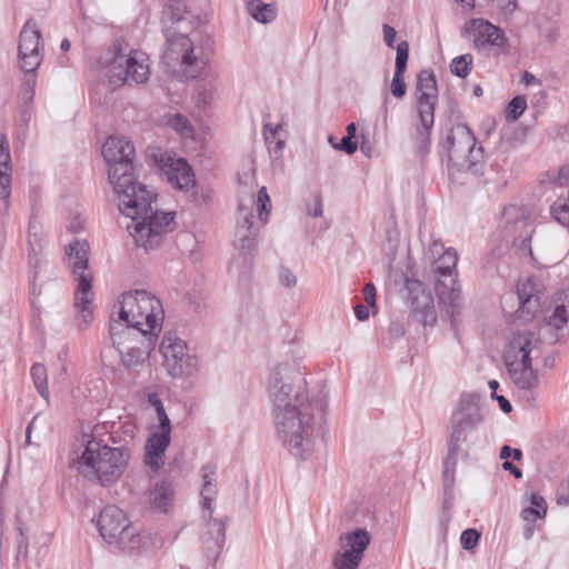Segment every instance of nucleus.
<instances>
[{"instance_id": "obj_1", "label": "nucleus", "mask_w": 569, "mask_h": 569, "mask_svg": "<svg viewBox=\"0 0 569 569\" xmlns=\"http://www.w3.org/2000/svg\"><path fill=\"white\" fill-rule=\"evenodd\" d=\"M134 147L123 136H110L102 146V156L108 163V178L118 196L119 210L131 222L127 230L138 247L146 251L158 248L163 237L176 228L174 212L153 210L157 194L137 180L133 159Z\"/></svg>"}, {"instance_id": "obj_2", "label": "nucleus", "mask_w": 569, "mask_h": 569, "mask_svg": "<svg viewBox=\"0 0 569 569\" xmlns=\"http://www.w3.org/2000/svg\"><path fill=\"white\" fill-rule=\"evenodd\" d=\"M268 390L278 439L292 457L309 459L316 449V426L325 417V395L309 397L297 366L288 362L273 369Z\"/></svg>"}, {"instance_id": "obj_3", "label": "nucleus", "mask_w": 569, "mask_h": 569, "mask_svg": "<svg viewBox=\"0 0 569 569\" xmlns=\"http://www.w3.org/2000/svg\"><path fill=\"white\" fill-rule=\"evenodd\" d=\"M176 20L178 29L167 39L162 62L182 79H198L209 63L212 41L200 28L189 31L184 26L187 18L178 16Z\"/></svg>"}, {"instance_id": "obj_4", "label": "nucleus", "mask_w": 569, "mask_h": 569, "mask_svg": "<svg viewBox=\"0 0 569 569\" xmlns=\"http://www.w3.org/2000/svg\"><path fill=\"white\" fill-rule=\"evenodd\" d=\"M78 442L72 468L102 486L112 483L122 476L131 457L128 446L109 447L87 433Z\"/></svg>"}, {"instance_id": "obj_5", "label": "nucleus", "mask_w": 569, "mask_h": 569, "mask_svg": "<svg viewBox=\"0 0 569 569\" xmlns=\"http://www.w3.org/2000/svg\"><path fill=\"white\" fill-rule=\"evenodd\" d=\"M481 421L482 413L478 398L473 395H463L451 417L448 455L442 473L446 492L452 489L458 458H468L470 448L477 440L476 432Z\"/></svg>"}, {"instance_id": "obj_6", "label": "nucleus", "mask_w": 569, "mask_h": 569, "mask_svg": "<svg viewBox=\"0 0 569 569\" xmlns=\"http://www.w3.org/2000/svg\"><path fill=\"white\" fill-rule=\"evenodd\" d=\"M542 348L540 335L528 329L516 332L508 341L503 360L510 379L519 389L530 391L538 387L539 375L532 361L541 357Z\"/></svg>"}, {"instance_id": "obj_7", "label": "nucleus", "mask_w": 569, "mask_h": 569, "mask_svg": "<svg viewBox=\"0 0 569 569\" xmlns=\"http://www.w3.org/2000/svg\"><path fill=\"white\" fill-rule=\"evenodd\" d=\"M163 319L161 301L146 290H134L122 295L118 317H111L110 321H122L130 328L158 337Z\"/></svg>"}, {"instance_id": "obj_8", "label": "nucleus", "mask_w": 569, "mask_h": 569, "mask_svg": "<svg viewBox=\"0 0 569 569\" xmlns=\"http://www.w3.org/2000/svg\"><path fill=\"white\" fill-rule=\"evenodd\" d=\"M99 63L114 86L124 83H144L150 77V58L140 50L130 49L117 41L100 59Z\"/></svg>"}, {"instance_id": "obj_9", "label": "nucleus", "mask_w": 569, "mask_h": 569, "mask_svg": "<svg viewBox=\"0 0 569 569\" xmlns=\"http://www.w3.org/2000/svg\"><path fill=\"white\" fill-rule=\"evenodd\" d=\"M442 154L448 159L449 171L479 176L483 171V149L466 124L452 127L440 143Z\"/></svg>"}, {"instance_id": "obj_10", "label": "nucleus", "mask_w": 569, "mask_h": 569, "mask_svg": "<svg viewBox=\"0 0 569 569\" xmlns=\"http://www.w3.org/2000/svg\"><path fill=\"white\" fill-rule=\"evenodd\" d=\"M89 249L87 240L77 239L68 246L66 251L68 267L77 283L73 307L86 327L93 318L94 298L93 276L89 269Z\"/></svg>"}, {"instance_id": "obj_11", "label": "nucleus", "mask_w": 569, "mask_h": 569, "mask_svg": "<svg viewBox=\"0 0 569 569\" xmlns=\"http://www.w3.org/2000/svg\"><path fill=\"white\" fill-rule=\"evenodd\" d=\"M110 339L127 370H137L149 359L157 338L144 331L130 328L122 321H110Z\"/></svg>"}, {"instance_id": "obj_12", "label": "nucleus", "mask_w": 569, "mask_h": 569, "mask_svg": "<svg viewBox=\"0 0 569 569\" xmlns=\"http://www.w3.org/2000/svg\"><path fill=\"white\" fill-rule=\"evenodd\" d=\"M162 366L173 379L194 376L200 371L201 359L189 350L186 341L174 331H166L160 346Z\"/></svg>"}, {"instance_id": "obj_13", "label": "nucleus", "mask_w": 569, "mask_h": 569, "mask_svg": "<svg viewBox=\"0 0 569 569\" xmlns=\"http://www.w3.org/2000/svg\"><path fill=\"white\" fill-rule=\"evenodd\" d=\"M458 262L457 251L447 249L435 262L437 274L436 292L440 302L451 308V315L460 307L461 288L455 277Z\"/></svg>"}, {"instance_id": "obj_14", "label": "nucleus", "mask_w": 569, "mask_h": 569, "mask_svg": "<svg viewBox=\"0 0 569 569\" xmlns=\"http://www.w3.org/2000/svg\"><path fill=\"white\" fill-rule=\"evenodd\" d=\"M370 541L371 536L363 528L341 535L339 550L333 558L335 569H357Z\"/></svg>"}, {"instance_id": "obj_15", "label": "nucleus", "mask_w": 569, "mask_h": 569, "mask_svg": "<svg viewBox=\"0 0 569 569\" xmlns=\"http://www.w3.org/2000/svg\"><path fill=\"white\" fill-rule=\"evenodd\" d=\"M149 157L163 171L169 183L176 189L188 191L194 187L196 177L186 159L177 158L170 152L160 149L151 150Z\"/></svg>"}, {"instance_id": "obj_16", "label": "nucleus", "mask_w": 569, "mask_h": 569, "mask_svg": "<svg viewBox=\"0 0 569 569\" xmlns=\"http://www.w3.org/2000/svg\"><path fill=\"white\" fill-rule=\"evenodd\" d=\"M406 288L413 318L423 326H433L437 322V312L431 291L416 279H407Z\"/></svg>"}, {"instance_id": "obj_17", "label": "nucleus", "mask_w": 569, "mask_h": 569, "mask_svg": "<svg viewBox=\"0 0 569 569\" xmlns=\"http://www.w3.org/2000/svg\"><path fill=\"white\" fill-rule=\"evenodd\" d=\"M550 343L569 335V289L560 292L540 329Z\"/></svg>"}, {"instance_id": "obj_18", "label": "nucleus", "mask_w": 569, "mask_h": 569, "mask_svg": "<svg viewBox=\"0 0 569 569\" xmlns=\"http://www.w3.org/2000/svg\"><path fill=\"white\" fill-rule=\"evenodd\" d=\"M46 243L43 228L36 217H31L28 226V261L30 268V295L38 297L40 290L37 287L39 268L41 266V252Z\"/></svg>"}, {"instance_id": "obj_19", "label": "nucleus", "mask_w": 569, "mask_h": 569, "mask_svg": "<svg viewBox=\"0 0 569 569\" xmlns=\"http://www.w3.org/2000/svg\"><path fill=\"white\" fill-rule=\"evenodd\" d=\"M465 32L472 34L473 48L481 50L486 46L503 47L506 38L500 28L483 19H471L465 24Z\"/></svg>"}, {"instance_id": "obj_20", "label": "nucleus", "mask_w": 569, "mask_h": 569, "mask_svg": "<svg viewBox=\"0 0 569 569\" xmlns=\"http://www.w3.org/2000/svg\"><path fill=\"white\" fill-rule=\"evenodd\" d=\"M129 525L126 513L117 506L104 507L98 519L99 532L108 543H114Z\"/></svg>"}, {"instance_id": "obj_21", "label": "nucleus", "mask_w": 569, "mask_h": 569, "mask_svg": "<svg viewBox=\"0 0 569 569\" xmlns=\"http://www.w3.org/2000/svg\"><path fill=\"white\" fill-rule=\"evenodd\" d=\"M203 517L206 523L201 535L202 543L207 551L218 557L226 542V522L212 516L209 517L207 512Z\"/></svg>"}, {"instance_id": "obj_22", "label": "nucleus", "mask_w": 569, "mask_h": 569, "mask_svg": "<svg viewBox=\"0 0 569 569\" xmlns=\"http://www.w3.org/2000/svg\"><path fill=\"white\" fill-rule=\"evenodd\" d=\"M171 436L150 433L144 446V463L153 472L164 466V452L170 446Z\"/></svg>"}, {"instance_id": "obj_23", "label": "nucleus", "mask_w": 569, "mask_h": 569, "mask_svg": "<svg viewBox=\"0 0 569 569\" xmlns=\"http://www.w3.org/2000/svg\"><path fill=\"white\" fill-rule=\"evenodd\" d=\"M253 216L247 214L243 221L239 222L236 229V246L244 261H249L248 254L256 248L258 242V229L252 221Z\"/></svg>"}, {"instance_id": "obj_24", "label": "nucleus", "mask_w": 569, "mask_h": 569, "mask_svg": "<svg viewBox=\"0 0 569 569\" xmlns=\"http://www.w3.org/2000/svg\"><path fill=\"white\" fill-rule=\"evenodd\" d=\"M438 98L417 97V107L422 129H418V141L420 146L429 143V136L435 122V108Z\"/></svg>"}, {"instance_id": "obj_25", "label": "nucleus", "mask_w": 569, "mask_h": 569, "mask_svg": "<svg viewBox=\"0 0 569 569\" xmlns=\"http://www.w3.org/2000/svg\"><path fill=\"white\" fill-rule=\"evenodd\" d=\"M216 472L217 468L211 463H208L201 468V478L203 480L200 492L201 506L203 511L207 512L209 517H211L213 513L212 502L216 500L218 495Z\"/></svg>"}, {"instance_id": "obj_26", "label": "nucleus", "mask_w": 569, "mask_h": 569, "mask_svg": "<svg viewBox=\"0 0 569 569\" xmlns=\"http://www.w3.org/2000/svg\"><path fill=\"white\" fill-rule=\"evenodd\" d=\"M114 543H118L124 551H133L149 548L151 538L136 526L129 525Z\"/></svg>"}, {"instance_id": "obj_27", "label": "nucleus", "mask_w": 569, "mask_h": 569, "mask_svg": "<svg viewBox=\"0 0 569 569\" xmlns=\"http://www.w3.org/2000/svg\"><path fill=\"white\" fill-rule=\"evenodd\" d=\"M44 49L41 30L37 22L29 19L22 27L18 49Z\"/></svg>"}, {"instance_id": "obj_28", "label": "nucleus", "mask_w": 569, "mask_h": 569, "mask_svg": "<svg viewBox=\"0 0 569 569\" xmlns=\"http://www.w3.org/2000/svg\"><path fill=\"white\" fill-rule=\"evenodd\" d=\"M44 49H18L19 67L26 74H34L43 59Z\"/></svg>"}, {"instance_id": "obj_29", "label": "nucleus", "mask_w": 569, "mask_h": 569, "mask_svg": "<svg viewBox=\"0 0 569 569\" xmlns=\"http://www.w3.org/2000/svg\"><path fill=\"white\" fill-rule=\"evenodd\" d=\"M247 8L249 14L261 23H269L277 17V8L273 3H263L261 0H249Z\"/></svg>"}, {"instance_id": "obj_30", "label": "nucleus", "mask_w": 569, "mask_h": 569, "mask_svg": "<svg viewBox=\"0 0 569 569\" xmlns=\"http://www.w3.org/2000/svg\"><path fill=\"white\" fill-rule=\"evenodd\" d=\"M173 496V487L170 482L167 481L157 483L150 495L154 507L164 512L167 511L168 507L172 505Z\"/></svg>"}, {"instance_id": "obj_31", "label": "nucleus", "mask_w": 569, "mask_h": 569, "mask_svg": "<svg viewBox=\"0 0 569 569\" xmlns=\"http://www.w3.org/2000/svg\"><path fill=\"white\" fill-rule=\"evenodd\" d=\"M417 97L438 98L437 81L433 72L422 70L417 77Z\"/></svg>"}, {"instance_id": "obj_32", "label": "nucleus", "mask_w": 569, "mask_h": 569, "mask_svg": "<svg viewBox=\"0 0 569 569\" xmlns=\"http://www.w3.org/2000/svg\"><path fill=\"white\" fill-rule=\"evenodd\" d=\"M136 435L137 426L128 420L121 422L119 427L112 431L111 438L114 445L128 446L132 450L131 446L133 445Z\"/></svg>"}, {"instance_id": "obj_33", "label": "nucleus", "mask_w": 569, "mask_h": 569, "mask_svg": "<svg viewBox=\"0 0 569 569\" xmlns=\"http://www.w3.org/2000/svg\"><path fill=\"white\" fill-rule=\"evenodd\" d=\"M30 375L38 393L48 402L49 388H48V373L47 369L41 363H34L31 367Z\"/></svg>"}, {"instance_id": "obj_34", "label": "nucleus", "mask_w": 569, "mask_h": 569, "mask_svg": "<svg viewBox=\"0 0 569 569\" xmlns=\"http://www.w3.org/2000/svg\"><path fill=\"white\" fill-rule=\"evenodd\" d=\"M166 123L183 138H192L194 129L189 119L180 113L168 114Z\"/></svg>"}, {"instance_id": "obj_35", "label": "nucleus", "mask_w": 569, "mask_h": 569, "mask_svg": "<svg viewBox=\"0 0 569 569\" xmlns=\"http://www.w3.org/2000/svg\"><path fill=\"white\" fill-rule=\"evenodd\" d=\"M37 84L36 74H24L22 87L19 91V108L31 107L34 98V89Z\"/></svg>"}, {"instance_id": "obj_36", "label": "nucleus", "mask_w": 569, "mask_h": 569, "mask_svg": "<svg viewBox=\"0 0 569 569\" xmlns=\"http://www.w3.org/2000/svg\"><path fill=\"white\" fill-rule=\"evenodd\" d=\"M550 214L559 224L569 228V190L566 198H559L551 204Z\"/></svg>"}, {"instance_id": "obj_37", "label": "nucleus", "mask_w": 569, "mask_h": 569, "mask_svg": "<svg viewBox=\"0 0 569 569\" xmlns=\"http://www.w3.org/2000/svg\"><path fill=\"white\" fill-rule=\"evenodd\" d=\"M472 61L470 53L456 57L450 63V71L459 78H466L472 69Z\"/></svg>"}, {"instance_id": "obj_38", "label": "nucleus", "mask_w": 569, "mask_h": 569, "mask_svg": "<svg viewBox=\"0 0 569 569\" xmlns=\"http://www.w3.org/2000/svg\"><path fill=\"white\" fill-rule=\"evenodd\" d=\"M12 170H0V199L3 201V213L7 214L10 207Z\"/></svg>"}, {"instance_id": "obj_39", "label": "nucleus", "mask_w": 569, "mask_h": 569, "mask_svg": "<svg viewBox=\"0 0 569 569\" xmlns=\"http://www.w3.org/2000/svg\"><path fill=\"white\" fill-rule=\"evenodd\" d=\"M533 287L535 283L530 279L518 284L517 293L521 309H525L528 305H530L535 298Z\"/></svg>"}, {"instance_id": "obj_40", "label": "nucleus", "mask_w": 569, "mask_h": 569, "mask_svg": "<svg viewBox=\"0 0 569 569\" xmlns=\"http://www.w3.org/2000/svg\"><path fill=\"white\" fill-rule=\"evenodd\" d=\"M527 100L525 96L515 97L508 104L507 113L511 121H516L526 110Z\"/></svg>"}, {"instance_id": "obj_41", "label": "nucleus", "mask_w": 569, "mask_h": 569, "mask_svg": "<svg viewBox=\"0 0 569 569\" xmlns=\"http://www.w3.org/2000/svg\"><path fill=\"white\" fill-rule=\"evenodd\" d=\"M0 170H12L9 140L0 133Z\"/></svg>"}, {"instance_id": "obj_42", "label": "nucleus", "mask_w": 569, "mask_h": 569, "mask_svg": "<svg viewBox=\"0 0 569 569\" xmlns=\"http://www.w3.org/2000/svg\"><path fill=\"white\" fill-rule=\"evenodd\" d=\"M390 90L393 97L401 99L406 96L407 86L405 82V72L395 71Z\"/></svg>"}, {"instance_id": "obj_43", "label": "nucleus", "mask_w": 569, "mask_h": 569, "mask_svg": "<svg viewBox=\"0 0 569 569\" xmlns=\"http://www.w3.org/2000/svg\"><path fill=\"white\" fill-rule=\"evenodd\" d=\"M409 56V44L407 41H401L397 46L396 67L395 71L405 72L407 68Z\"/></svg>"}, {"instance_id": "obj_44", "label": "nucleus", "mask_w": 569, "mask_h": 569, "mask_svg": "<svg viewBox=\"0 0 569 569\" xmlns=\"http://www.w3.org/2000/svg\"><path fill=\"white\" fill-rule=\"evenodd\" d=\"M32 510L28 502L21 501L16 509V519L18 522V530L22 533V526L27 525L31 519Z\"/></svg>"}, {"instance_id": "obj_45", "label": "nucleus", "mask_w": 569, "mask_h": 569, "mask_svg": "<svg viewBox=\"0 0 569 569\" xmlns=\"http://www.w3.org/2000/svg\"><path fill=\"white\" fill-rule=\"evenodd\" d=\"M278 279L282 287L291 289L297 286L298 278L295 272L288 267H280L278 271Z\"/></svg>"}, {"instance_id": "obj_46", "label": "nucleus", "mask_w": 569, "mask_h": 569, "mask_svg": "<svg viewBox=\"0 0 569 569\" xmlns=\"http://www.w3.org/2000/svg\"><path fill=\"white\" fill-rule=\"evenodd\" d=\"M480 539V533L476 529H466L460 536V543L465 550L473 549Z\"/></svg>"}, {"instance_id": "obj_47", "label": "nucleus", "mask_w": 569, "mask_h": 569, "mask_svg": "<svg viewBox=\"0 0 569 569\" xmlns=\"http://www.w3.org/2000/svg\"><path fill=\"white\" fill-rule=\"evenodd\" d=\"M540 37L549 44H553L560 37L559 26L557 21L547 23L546 27L539 30Z\"/></svg>"}, {"instance_id": "obj_48", "label": "nucleus", "mask_w": 569, "mask_h": 569, "mask_svg": "<svg viewBox=\"0 0 569 569\" xmlns=\"http://www.w3.org/2000/svg\"><path fill=\"white\" fill-rule=\"evenodd\" d=\"M156 412L158 416L159 426L158 429L152 433L171 436V423L168 415L166 413L164 407L158 408Z\"/></svg>"}, {"instance_id": "obj_49", "label": "nucleus", "mask_w": 569, "mask_h": 569, "mask_svg": "<svg viewBox=\"0 0 569 569\" xmlns=\"http://www.w3.org/2000/svg\"><path fill=\"white\" fill-rule=\"evenodd\" d=\"M557 16V9H553L551 12V16L546 11H538L536 18H535V26L537 27L538 31L547 26V23H553L556 20H553V17Z\"/></svg>"}, {"instance_id": "obj_50", "label": "nucleus", "mask_w": 569, "mask_h": 569, "mask_svg": "<svg viewBox=\"0 0 569 569\" xmlns=\"http://www.w3.org/2000/svg\"><path fill=\"white\" fill-rule=\"evenodd\" d=\"M322 199L320 194H316L312 202L307 204V214L309 217L319 218L322 216Z\"/></svg>"}, {"instance_id": "obj_51", "label": "nucleus", "mask_w": 569, "mask_h": 569, "mask_svg": "<svg viewBox=\"0 0 569 569\" xmlns=\"http://www.w3.org/2000/svg\"><path fill=\"white\" fill-rule=\"evenodd\" d=\"M282 129V126L280 123L272 124V123H266L263 127V136L264 141L270 144L272 141L276 140V137L279 132V130Z\"/></svg>"}, {"instance_id": "obj_52", "label": "nucleus", "mask_w": 569, "mask_h": 569, "mask_svg": "<svg viewBox=\"0 0 569 569\" xmlns=\"http://www.w3.org/2000/svg\"><path fill=\"white\" fill-rule=\"evenodd\" d=\"M546 517V510L537 509L533 507H528L522 510V518L526 521H535L536 519H541Z\"/></svg>"}, {"instance_id": "obj_53", "label": "nucleus", "mask_w": 569, "mask_h": 569, "mask_svg": "<svg viewBox=\"0 0 569 569\" xmlns=\"http://www.w3.org/2000/svg\"><path fill=\"white\" fill-rule=\"evenodd\" d=\"M336 148L348 154H352L357 151V142L352 141V138L350 137H343Z\"/></svg>"}, {"instance_id": "obj_54", "label": "nucleus", "mask_w": 569, "mask_h": 569, "mask_svg": "<svg viewBox=\"0 0 569 569\" xmlns=\"http://www.w3.org/2000/svg\"><path fill=\"white\" fill-rule=\"evenodd\" d=\"M397 31L389 24H383V41L389 48H393Z\"/></svg>"}, {"instance_id": "obj_55", "label": "nucleus", "mask_w": 569, "mask_h": 569, "mask_svg": "<svg viewBox=\"0 0 569 569\" xmlns=\"http://www.w3.org/2000/svg\"><path fill=\"white\" fill-rule=\"evenodd\" d=\"M365 300L369 306H375L376 301V288L372 283L366 284L363 289Z\"/></svg>"}, {"instance_id": "obj_56", "label": "nucleus", "mask_w": 569, "mask_h": 569, "mask_svg": "<svg viewBox=\"0 0 569 569\" xmlns=\"http://www.w3.org/2000/svg\"><path fill=\"white\" fill-rule=\"evenodd\" d=\"M530 503H531V507L533 508H537V509H545L547 511V505H546V501L545 499L538 495V493H532L531 497H530Z\"/></svg>"}, {"instance_id": "obj_57", "label": "nucleus", "mask_w": 569, "mask_h": 569, "mask_svg": "<svg viewBox=\"0 0 569 569\" xmlns=\"http://www.w3.org/2000/svg\"><path fill=\"white\" fill-rule=\"evenodd\" d=\"M389 333L396 338L405 335V328L399 321H393L389 326Z\"/></svg>"}, {"instance_id": "obj_58", "label": "nucleus", "mask_w": 569, "mask_h": 569, "mask_svg": "<svg viewBox=\"0 0 569 569\" xmlns=\"http://www.w3.org/2000/svg\"><path fill=\"white\" fill-rule=\"evenodd\" d=\"M521 82L526 86L541 84V81L537 79L532 73L525 71L521 77Z\"/></svg>"}, {"instance_id": "obj_59", "label": "nucleus", "mask_w": 569, "mask_h": 569, "mask_svg": "<svg viewBox=\"0 0 569 569\" xmlns=\"http://www.w3.org/2000/svg\"><path fill=\"white\" fill-rule=\"evenodd\" d=\"M502 468H503L505 470L510 471V472L515 476V478H517V479H520V478L522 477V472H521V470H520V469H518V468H517L512 462H510V461H508V460H506V461L502 463Z\"/></svg>"}, {"instance_id": "obj_60", "label": "nucleus", "mask_w": 569, "mask_h": 569, "mask_svg": "<svg viewBox=\"0 0 569 569\" xmlns=\"http://www.w3.org/2000/svg\"><path fill=\"white\" fill-rule=\"evenodd\" d=\"M270 209H271V202L270 203H261L258 206L259 218L262 222L267 221V217L270 212Z\"/></svg>"}, {"instance_id": "obj_61", "label": "nucleus", "mask_w": 569, "mask_h": 569, "mask_svg": "<svg viewBox=\"0 0 569 569\" xmlns=\"http://www.w3.org/2000/svg\"><path fill=\"white\" fill-rule=\"evenodd\" d=\"M148 402L156 409L163 407V403L157 392H151L148 395Z\"/></svg>"}, {"instance_id": "obj_62", "label": "nucleus", "mask_w": 569, "mask_h": 569, "mask_svg": "<svg viewBox=\"0 0 569 569\" xmlns=\"http://www.w3.org/2000/svg\"><path fill=\"white\" fill-rule=\"evenodd\" d=\"M257 202H258V206L261 203H270L271 202L266 187H261L259 189L258 196H257Z\"/></svg>"}, {"instance_id": "obj_63", "label": "nucleus", "mask_w": 569, "mask_h": 569, "mask_svg": "<svg viewBox=\"0 0 569 569\" xmlns=\"http://www.w3.org/2000/svg\"><path fill=\"white\" fill-rule=\"evenodd\" d=\"M355 315L359 320H366L369 317V310L367 307L359 305L355 308Z\"/></svg>"}, {"instance_id": "obj_64", "label": "nucleus", "mask_w": 569, "mask_h": 569, "mask_svg": "<svg viewBox=\"0 0 569 569\" xmlns=\"http://www.w3.org/2000/svg\"><path fill=\"white\" fill-rule=\"evenodd\" d=\"M496 399L503 412L509 413L512 410L511 403L503 396H497Z\"/></svg>"}]
</instances>
